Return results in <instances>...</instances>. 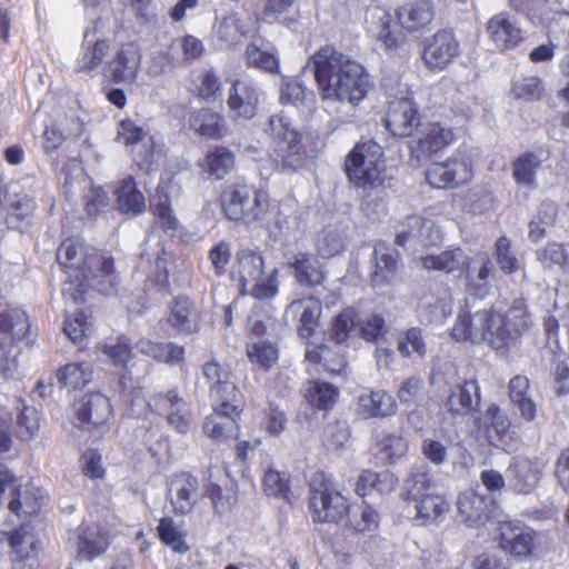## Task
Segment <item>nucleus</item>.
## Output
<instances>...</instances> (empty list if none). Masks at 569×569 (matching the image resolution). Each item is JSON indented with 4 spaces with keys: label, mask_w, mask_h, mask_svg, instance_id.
<instances>
[{
    "label": "nucleus",
    "mask_w": 569,
    "mask_h": 569,
    "mask_svg": "<svg viewBox=\"0 0 569 569\" xmlns=\"http://www.w3.org/2000/svg\"><path fill=\"white\" fill-rule=\"evenodd\" d=\"M309 63L312 66L315 80L323 100L356 107L373 88L367 68L333 46L319 48L310 57Z\"/></svg>",
    "instance_id": "1"
},
{
    "label": "nucleus",
    "mask_w": 569,
    "mask_h": 569,
    "mask_svg": "<svg viewBox=\"0 0 569 569\" xmlns=\"http://www.w3.org/2000/svg\"><path fill=\"white\" fill-rule=\"evenodd\" d=\"M530 327V313L523 298L515 299L506 312L482 309L473 316L459 313L451 337L456 341L487 342L495 351L505 352L515 346Z\"/></svg>",
    "instance_id": "2"
},
{
    "label": "nucleus",
    "mask_w": 569,
    "mask_h": 569,
    "mask_svg": "<svg viewBox=\"0 0 569 569\" xmlns=\"http://www.w3.org/2000/svg\"><path fill=\"white\" fill-rule=\"evenodd\" d=\"M56 260L62 272L68 276L67 287L62 293L77 305L84 301L90 281L109 278L111 284H114V259L89 247L79 238L63 239L57 248Z\"/></svg>",
    "instance_id": "3"
},
{
    "label": "nucleus",
    "mask_w": 569,
    "mask_h": 569,
    "mask_svg": "<svg viewBox=\"0 0 569 569\" xmlns=\"http://www.w3.org/2000/svg\"><path fill=\"white\" fill-rule=\"evenodd\" d=\"M221 214L238 226H267L278 213L268 190L246 181L222 186L217 198Z\"/></svg>",
    "instance_id": "4"
},
{
    "label": "nucleus",
    "mask_w": 569,
    "mask_h": 569,
    "mask_svg": "<svg viewBox=\"0 0 569 569\" xmlns=\"http://www.w3.org/2000/svg\"><path fill=\"white\" fill-rule=\"evenodd\" d=\"M267 134L270 139L269 158L276 170L295 173L307 164L309 154L305 134L284 112L269 118Z\"/></svg>",
    "instance_id": "5"
},
{
    "label": "nucleus",
    "mask_w": 569,
    "mask_h": 569,
    "mask_svg": "<svg viewBox=\"0 0 569 569\" xmlns=\"http://www.w3.org/2000/svg\"><path fill=\"white\" fill-rule=\"evenodd\" d=\"M342 171L351 187L363 191L385 188L389 180L383 148L372 139L360 140L350 149Z\"/></svg>",
    "instance_id": "6"
},
{
    "label": "nucleus",
    "mask_w": 569,
    "mask_h": 569,
    "mask_svg": "<svg viewBox=\"0 0 569 569\" xmlns=\"http://www.w3.org/2000/svg\"><path fill=\"white\" fill-rule=\"evenodd\" d=\"M401 30L392 21V16L382 11L378 18L377 38L387 50H395L405 40L402 30L415 32L427 27L435 18L436 10L431 0H410L396 10Z\"/></svg>",
    "instance_id": "7"
},
{
    "label": "nucleus",
    "mask_w": 569,
    "mask_h": 569,
    "mask_svg": "<svg viewBox=\"0 0 569 569\" xmlns=\"http://www.w3.org/2000/svg\"><path fill=\"white\" fill-rule=\"evenodd\" d=\"M309 506L315 522L338 523L347 513L348 500L323 472L312 475Z\"/></svg>",
    "instance_id": "8"
},
{
    "label": "nucleus",
    "mask_w": 569,
    "mask_h": 569,
    "mask_svg": "<svg viewBox=\"0 0 569 569\" xmlns=\"http://www.w3.org/2000/svg\"><path fill=\"white\" fill-rule=\"evenodd\" d=\"M457 141L455 128L445 126L440 121H429L422 124L418 133L408 141L410 160L418 163L445 152Z\"/></svg>",
    "instance_id": "9"
},
{
    "label": "nucleus",
    "mask_w": 569,
    "mask_h": 569,
    "mask_svg": "<svg viewBox=\"0 0 569 569\" xmlns=\"http://www.w3.org/2000/svg\"><path fill=\"white\" fill-rule=\"evenodd\" d=\"M383 124L392 137L411 140L422 127L419 104L408 97L391 100L387 107Z\"/></svg>",
    "instance_id": "10"
},
{
    "label": "nucleus",
    "mask_w": 569,
    "mask_h": 569,
    "mask_svg": "<svg viewBox=\"0 0 569 569\" xmlns=\"http://www.w3.org/2000/svg\"><path fill=\"white\" fill-rule=\"evenodd\" d=\"M460 43L452 30L441 29L423 41L421 60L426 69L439 73L460 56Z\"/></svg>",
    "instance_id": "11"
},
{
    "label": "nucleus",
    "mask_w": 569,
    "mask_h": 569,
    "mask_svg": "<svg viewBox=\"0 0 569 569\" xmlns=\"http://www.w3.org/2000/svg\"><path fill=\"white\" fill-rule=\"evenodd\" d=\"M472 178L473 167L470 160L456 156L432 162L426 169V180L436 189H455L470 182Z\"/></svg>",
    "instance_id": "12"
},
{
    "label": "nucleus",
    "mask_w": 569,
    "mask_h": 569,
    "mask_svg": "<svg viewBox=\"0 0 569 569\" xmlns=\"http://www.w3.org/2000/svg\"><path fill=\"white\" fill-rule=\"evenodd\" d=\"M116 141L126 148L141 144V150L133 154V161L140 169L150 170L154 162L156 143L143 126L129 117L121 119L117 124Z\"/></svg>",
    "instance_id": "13"
},
{
    "label": "nucleus",
    "mask_w": 569,
    "mask_h": 569,
    "mask_svg": "<svg viewBox=\"0 0 569 569\" xmlns=\"http://www.w3.org/2000/svg\"><path fill=\"white\" fill-rule=\"evenodd\" d=\"M167 498L176 516L189 515L202 498L199 480L188 472L170 476L167 481Z\"/></svg>",
    "instance_id": "14"
},
{
    "label": "nucleus",
    "mask_w": 569,
    "mask_h": 569,
    "mask_svg": "<svg viewBox=\"0 0 569 569\" xmlns=\"http://www.w3.org/2000/svg\"><path fill=\"white\" fill-rule=\"evenodd\" d=\"M142 62V49L137 41L121 43L106 66V72L113 83L136 81Z\"/></svg>",
    "instance_id": "15"
},
{
    "label": "nucleus",
    "mask_w": 569,
    "mask_h": 569,
    "mask_svg": "<svg viewBox=\"0 0 569 569\" xmlns=\"http://www.w3.org/2000/svg\"><path fill=\"white\" fill-rule=\"evenodd\" d=\"M167 325L179 335H194L201 329L202 312L187 295H178L168 303Z\"/></svg>",
    "instance_id": "16"
},
{
    "label": "nucleus",
    "mask_w": 569,
    "mask_h": 569,
    "mask_svg": "<svg viewBox=\"0 0 569 569\" xmlns=\"http://www.w3.org/2000/svg\"><path fill=\"white\" fill-rule=\"evenodd\" d=\"M182 120L189 130L209 140H222L230 131L226 117L210 107L192 109Z\"/></svg>",
    "instance_id": "17"
},
{
    "label": "nucleus",
    "mask_w": 569,
    "mask_h": 569,
    "mask_svg": "<svg viewBox=\"0 0 569 569\" xmlns=\"http://www.w3.org/2000/svg\"><path fill=\"white\" fill-rule=\"evenodd\" d=\"M264 272V259L258 250L241 248L237 250L229 267V279L236 282L241 295L248 293V286L261 279Z\"/></svg>",
    "instance_id": "18"
},
{
    "label": "nucleus",
    "mask_w": 569,
    "mask_h": 569,
    "mask_svg": "<svg viewBox=\"0 0 569 569\" xmlns=\"http://www.w3.org/2000/svg\"><path fill=\"white\" fill-rule=\"evenodd\" d=\"M69 543L76 549L78 560L90 561L107 550L109 537L100 525L82 523L70 533Z\"/></svg>",
    "instance_id": "19"
},
{
    "label": "nucleus",
    "mask_w": 569,
    "mask_h": 569,
    "mask_svg": "<svg viewBox=\"0 0 569 569\" xmlns=\"http://www.w3.org/2000/svg\"><path fill=\"white\" fill-rule=\"evenodd\" d=\"M486 33L499 52H508L525 41V32L507 12L493 14L485 27Z\"/></svg>",
    "instance_id": "20"
},
{
    "label": "nucleus",
    "mask_w": 569,
    "mask_h": 569,
    "mask_svg": "<svg viewBox=\"0 0 569 569\" xmlns=\"http://www.w3.org/2000/svg\"><path fill=\"white\" fill-rule=\"evenodd\" d=\"M31 322L28 312L20 307H9L0 312V347L12 348L28 345L31 339Z\"/></svg>",
    "instance_id": "21"
},
{
    "label": "nucleus",
    "mask_w": 569,
    "mask_h": 569,
    "mask_svg": "<svg viewBox=\"0 0 569 569\" xmlns=\"http://www.w3.org/2000/svg\"><path fill=\"white\" fill-rule=\"evenodd\" d=\"M259 87L246 79L232 82L227 99V106L234 120H251L256 117L260 103Z\"/></svg>",
    "instance_id": "22"
},
{
    "label": "nucleus",
    "mask_w": 569,
    "mask_h": 569,
    "mask_svg": "<svg viewBox=\"0 0 569 569\" xmlns=\"http://www.w3.org/2000/svg\"><path fill=\"white\" fill-rule=\"evenodd\" d=\"M510 487L517 493L527 495L539 483L543 475V465L538 458L512 457L506 470Z\"/></svg>",
    "instance_id": "23"
},
{
    "label": "nucleus",
    "mask_w": 569,
    "mask_h": 569,
    "mask_svg": "<svg viewBox=\"0 0 569 569\" xmlns=\"http://www.w3.org/2000/svg\"><path fill=\"white\" fill-rule=\"evenodd\" d=\"M499 546L513 557L527 558L535 549L536 532L518 521H501L498 525Z\"/></svg>",
    "instance_id": "24"
},
{
    "label": "nucleus",
    "mask_w": 569,
    "mask_h": 569,
    "mask_svg": "<svg viewBox=\"0 0 569 569\" xmlns=\"http://www.w3.org/2000/svg\"><path fill=\"white\" fill-rule=\"evenodd\" d=\"M466 279L467 289L475 296L485 297L490 289V278L495 267L487 252H478L466 257L460 268Z\"/></svg>",
    "instance_id": "25"
},
{
    "label": "nucleus",
    "mask_w": 569,
    "mask_h": 569,
    "mask_svg": "<svg viewBox=\"0 0 569 569\" xmlns=\"http://www.w3.org/2000/svg\"><path fill=\"white\" fill-rule=\"evenodd\" d=\"M78 420L88 430L103 427L112 417V407L107 396L100 392L86 393L74 405Z\"/></svg>",
    "instance_id": "26"
},
{
    "label": "nucleus",
    "mask_w": 569,
    "mask_h": 569,
    "mask_svg": "<svg viewBox=\"0 0 569 569\" xmlns=\"http://www.w3.org/2000/svg\"><path fill=\"white\" fill-rule=\"evenodd\" d=\"M493 501L475 489L461 492L457 500L458 517L469 527L483 526L489 519Z\"/></svg>",
    "instance_id": "27"
},
{
    "label": "nucleus",
    "mask_w": 569,
    "mask_h": 569,
    "mask_svg": "<svg viewBox=\"0 0 569 569\" xmlns=\"http://www.w3.org/2000/svg\"><path fill=\"white\" fill-rule=\"evenodd\" d=\"M375 267L370 283L375 289L393 286L398 280L400 254L386 243H377L373 250Z\"/></svg>",
    "instance_id": "28"
},
{
    "label": "nucleus",
    "mask_w": 569,
    "mask_h": 569,
    "mask_svg": "<svg viewBox=\"0 0 569 569\" xmlns=\"http://www.w3.org/2000/svg\"><path fill=\"white\" fill-rule=\"evenodd\" d=\"M486 437L491 446L505 451L509 450L515 440L516 432L511 422L496 403H491L485 412Z\"/></svg>",
    "instance_id": "29"
},
{
    "label": "nucleus",
    "mask_w": 569,
    "mask_h": 569,
    "mask_svg": "<svg viewBox=\"0 0 569 569\" xmlns=\"http://www.w3.org/2000/svg\"><path fill=\"white\" fill-rule=\"evenodd\" d=\"M156 412L166 413L168 423L180 433H186L192 425L189 406L174 391L159 393V398L156 399Z\"/></svg>",
    "instance_id": "30"
},
{
    "label": "nucleus",
    "mask_w": 569,
    "mask_h": 569,
    "mask_svg": "<svg viewBox=\"0 0 569 569\" xmlns=\"http://www.w3.org/2000/svg\"><path fill=\"white\" fill-rule=\"evenodd\" d=\"M149 208L154 223L162 232L169 236H174L178 232L180 222L173 213L171 197L167 186L161 183L157 186L154 193L150 198Z\"/></svg>",
    "instance_id": "31"
},
{
    "label": "nucleus",
    "mask_w": 569,
    "mask_h": 569,
    "mask_svg": "<svg viewBox=\"0 0 569 569\" xmlns=\"http://www.w3.org/2000/svg\"><path fill=\"white\" fill-rule=\"evenodd\" d=\"M246 338L247 356H278L280 337L269 331L263 321H254L248 329Z\"/></svg>",
    "instance_id": "32"
},
{
    "label": "nucleus",
    "mask_w": 569,
    "mask_h": 569,
    "mask_svg": "<svg viewBox=\"0 0 569 569\" xmlns=\"http://www.w3.org/2000/svg\"><path fill=\"white\" fill-rule=\"evenodd\" d=\"M296 281L308 288L322 286L326 281V272L318 260L309 252H298L288 263Z\"/></svg>",
    "instance_id": "33"
},
{
    "label": "nucleus",
    "mask_w": 569,
    "mask_h": 569,
    "mask_svg": "<svg viewBox=\"0 0 569 569\" xmlns=\"http://www.w3.org/2000/svg\"><path fill=\"white\" fill-rule=\"evenodd\" d=\"M542 167V160L538 153L531 150L519 153L511 162L512 179L518 187L536 189L538 186V172Z\"/></svg>",
    "instance_id": "34"
},
{
    "label": "nucleus",
    "mask_w": 569,
    "mask_h": 569,
    "mask_svg": "<svg viewBox=\"0 0 569 569\" xmlns=\"http://www.w3.org/2000/svg\"><path fill=\"white\" fill-rule=\"evenodd\" d=\"M480 403L479 386L475 379L465 381L448 396L446 407L455 416L471 413Z\"/></svg>",
    "instance_id": "35"
},
{
    "label": "nucleus",
    "mask_w": 569,
    "mask_h": 569,
    "mask_svg": "<svg viewBox=\"0 0 569 569\" xmlns=\"http://www.w3.org/2000/svg\"><path fill=\"white\" fill-rule=\"evenodd\" d=\"M46 500L47 496L42 489L27 485L23 489L13 488L9 509L17 516H32L41 510Z\"/></svg>",
    "instance_id": "36"
},
{
    "label": "nucleus",
    "mask_w": 569,
    "mask_h": 569,
    "mask_svg": "<svg viewBox=\"0 0 569 569\" xmlns=\"http://www.w3.org/2000/svg\"><path fill=\"white\" fill-rule=\"evenodd\" d=\"M210 397L214 412L239 417L243 409V397L233 382L212 386Z\"/></svg>",
    "instance_id": "37"
},
{
    "label": "nucleus",
    "mask_w": 569,
    "mask_h": 569,
    "mask_svg": "<svg viewBox=\"0 0 569 569\" xmlns=\"http://www.w3.org/2000/svg\"><path fill=\"white\" fill-rule=\"evenodd\" d=\"M411 503L416 510L413 519L419 525L437 522L450 510L449 502L437 492L422 496Z\"/></svg>",
    "instance_id": "38"
},
{
    "label": "nucleus",
    "mask_w": 569,
    "mask_h": 569,
    "mask_svg": "<svg viewBox=\"0 0 569 569\" xmlns=\"http://www.w3.org/2000/svg\"><path fill=\"white\" fill-rule=\"evenodd\" d=\"M190 92L200 101L214 102L222 93V81L213 68L200 70L191 80Z\"/></svg>",
    "instance_id": "39"
},
{
    "label": "nucleus",
    "mask_w": 569,
    "mask_h": 569,
    "mask_svg": "<svg viewBox=\"0 0 569 569\" xmlns=\"http://www.w3.org/2000/svg\"><path fill=\"white\" fill-rule=\"evenodd\" d=\"M291 307H303L299 319L298 335L309 343L320 325L322 302L320 299L310 296L306 299L295 300Z\"/></svg>",
    "instance_id": "40"
},
{
    "label": "nucleus",
    "mask_w": 569,
    "mask_h": 569,
    "mask_svg": "<svg viewBox=\"0 0 569 569\" xmlns=\"http://www.w3.org/2000/svg\"><path fill=\"white\" fill-rule=\"evenodd\" d=\"M234 164V153L224 146H216L207 151L200 166L210 177L220 180L233 170Z\"/></svg>",
    "instance_id": "41"
},
{
    "label": "nucleus",
    "mask_w": 569,
    "mask_h": 569,
    "mask_svg": "<svg viewBox=\"0 0 569 569\" xmlns=\"http://www.w3.org/2000/svg\"><path fill=\"white\" fill-rule=\"evenodd\" d=\"M398 479L389 471L375 472L365 470L356 483V492L365 497L372 492L390 493L397 487Z\"/></svg>",
    "instance_id": "42"
},
{
    "label": "nucleus",
    "mask_w": 569,
    "mask_h": 569,
    "mask_svg": "<svg viewBox=\"0 0 569 569\" xmlns=\"http://www.w3.org/2000/svg\"><path fill=\"white\" fill-rule=\"evenodd\" d=\"M114 193L119 209L122 212L140 214L144 211V196L138 189L136 180L132 176H128L119 181V186Z\"/></svg>",
    "instance_id": "43"
},
{
    "label": "nucleus",
    "mask_w": 569,
    "mask_h": 569,
    "mask_svg": "<svg viewBox=\"0 0 569 569\" xmlns=\"http://www.w3.org/2000/svg\"><path fill=\"white\" fill-rule=\"evenodd\" d=\"M529 387V379L525 376H516L509 382L510 401L526 421H532L537 412L535 401L528 396Z\"/></svg>",
    "instance_id": "44"
},
{
    "label": "nucleus",
    "mask_w": 569,
    "mask_h": 569,
    "mask_svg": "<svg viewBox=\"0 0 569 569\" xmlns=\"http://www.w3.org/2000/svg\"><path fill=\"white\" fill-rule=\"evenodd\" d=\"M405 499L410 503L428 493L436 492V482L426 466L413 467L403 485Z\"/></svg>",
    "instance_id": "45"
},
{
    "label": "nucleus",
    "mask_w": 569,
    "mask_h": 569,
    "mask_svg": "<svg viewBox=\"0 0 569 569\" xmlns=\"http://www.w3.org/2000/svg\"><path fill=\"white\" fill-rule=\"evenodd\" d=\"M8 541L16 561L31 559L39 550V539L29 530L28 526L8 532Z\"/></svg>",
    "instance_id": "46"
},
{
    "label": "nucleus",
    "mask_w": 569,
    "mask_h": 569,
    "mask_svg": "<svg viewBox=\"0 0 569 569\" xmlns=\"http://www.w3.org/2000/svg\"><path fill=\"white\" fill-rule=\"evenodd\" d=\"M347 528L356 533L375 531L378 528V512L367 503L348 506Z\"/></svg>",
    "instance_id": "47"
},
{
    "label": "nucleus",
    "mask_w": 569,
    "mask_h": 569,
    "mask_svg": "<svg viewBox=\"0 0 569 569\" xmlns=\"http://www.w3.org/2000/svg\"><path fill=\"white\" fill-rule=\"evenodd\" d=\"M92 366L89 361H76L66 365L56 372V379L62 387L78 389L87 386L92 378Z\"/></svg>",
    "instance_id": "48"
},
{
    "label": "nucleus",
    "mask_w": 569,
    "mask_h": 569,
    "mask_svg": "<svg viewBox=\"0 0 569 569\" xmlns=\"http://www.w3.org/2000/svg\"><path fill=\"white\" fill-rule=\"evenodd\" d=\"M6 222H23L33 217L37 203L32 196L27 192H18L8 196L4 206Z\"/></svg>",
    "instance_id": "49"
},
{
    "label": "nucleus",
    "mask_w": 569,
    "mask_h": 569,
    "mask_svg": "<svg viewBox=\"0 0 569 569\" xmlns=\"http://www.w3.org/2000/svg\"><path fill=\"white\" fill-rule=\"evenodd\" d=\"M362 413L367 417H387L396 412L393 397L383 390L372 391L359 397Z\"/></svg>",
    "instance_id": "50"
},
{
    "label": "nucleus",
    "mask_w": 569,
    "mask_h": 569,
    "mask_svg": "<svg viewBox=\"0 0 569 569\" xmlns=\"http://www.w3.org/2000/svg\"><path fill=\"white\" fill-rule=\"evenodd\" d=\"M339 397V389L326 381L310 380L306 385V399L315 408L329 410Z\"/></svg>",
    "instance_id": "51"
},
{
    "label": "nucleus",
    "mask_w": 569,
    "mask_h": 569,
    "mask_svg": "<svg viewBox=\"0 0 569 569\" xmlns=\"http://www.w3.org/2000/svg\"><path fill=\"white\" fill-rule=\"evenodd\" d=\"M237 416L222 415V412H212L203 423L204 433L214 439L223 440L238 435Z\"/></svg>",
    "instance_id": "52"
},
{
    "label": "nucleus",
    "mask_w": 569,
    "mask_h": 569,
    "mask_svg": "<svg viewBox=\"0 0 569 569\" xmlns=\"http://www.w3.org/2000/svg\"><path fill=\"white\" fill-rule=\"evenodd\" d=\"M107 39H97L93 42H83L82 54L77 61L76 72L89 73L98 69L109 51Z\"/></svg>",
    "instance_id": "53"
},
{
    "label": "nucleus",
    "mask_w": 569,
    "mask_h": 569,
    "mask_svg": "<svg viewBox=\"0 0 569 569\" xmlns=\"http://www.w3.org/2000/svg\"><path fill=\"white\" fill-rule=\"evenodd\" d=\"M357 317V311L351 307L341 310L331 321L329 339L336 345L347 342L350 331L356 325Z\"/></svg>",
    "instance_id": "54"
},
{
    "label": "nucleus",
    "mask_w": 569,
    "mask_h": 569,
    "mask_svg": "<svg viewBox=\"0 0 569 569\" xmlns=\"http://www.w3.org/2000/svg\"><path fill=\"white\" fill-rule=\"evenodd\" d=\"M158 536L162 543L169 546L174 552L186 553L189 546L184 541V535L179 530L172 518L160 519Z\"/></svg>",
    "instance_id": "55"
},
{
    "label": "nucleus",
    "mask_w": 569,
    "mask_h": 569,
    "mask_svg": "<svg viewBox=\"0 0 569 569\" xmlns=\"http://www.w3.org/2000/svg\"><path fill=\"white\" fill-rule=\"evenodd\" d=\"M462 256V250L456 248L452 250H445L439 254H427L421 257L423 268L428 270L443 271L450 273L459 266V260Z\"/></svg>",
    "instance_id": "56"
},
{
    "label": "nucleus",
    "mask_w": 569,
    "mask_h": 569,
    "mask_svg": "<svg viewBox=\"0 0 569 569\" xmlns=\"http://www.w3.org/2000/svg\"><path fill=\"white\" fill-rule=\"evenodd\" d=\"M123 398L130 415L139 418L146 416L150 410L156 411V399L159 398V393L147 399L142 387L127 389L124 386Z\"/></svg>",
    "instance_id": "57"
},
{
    "label": "nucleus",
    "mask_w": 569,
    "mask_h": 569,
    "mask_svg": "<svg viewBox=\"0 0 569 569\" xmlns=\"http://www.w3.org/2000/svg\"><path fill=\"white\" fill-rule=\"evenodd\" d=\"M397 348L402 356H410L411 353L423 356L426 353V341L422 330L412 327L400 332L397 338Z\"/></svg>",
    "instance_id": "58"
},
{
    "label": "nucleus",
    "mask_w": 569,
    "mask_h": 569,
    "mask_svg": "<svg viewBox=\"0 0 569 569\" xmlns=\"http://www.w3.org/2000/svg\"><path fill=\"white\" fill-rule=\"evenodd\" d=\"M495 258L500 270L506 274H512L520 269V262L512 251L511 241L501 236L495 243Z\"/></svg>",
    "instance_id": "59"
},
{
    "label": "nucleus",
    "mask_w": 569,
    "mask_h": 569,
    "mask_svg": "<svg viewBox=\"0 0 569 569\" xmlns=\"http://www.w3.org/2000/svg\"><path fill=\"white\" fill-rule=\"evenodd\" d=\"M244 57L249 67H254L270 73H276L279 70L278 58L273 53L264 51L253 43L246 48Z\"/></svg>",
    "instance_id": "60"
},
{
    "label": "nucleus",
    "mask_w": 569,
    "mask_h": 569,
    "mask_svg": "<svg viewBox=\"0 0 569 569\" xmlns=\"http://www.w3.org/2000/svg\"><path fill=\"white\" fill-rule=\"evenodd\" d=\"M40 430V413L29 406H23L17 417V433L22 440L32 439Z\"/></svg>",
    "instance_id": "61"
},
{
    "label": "nucleus",
    "mask_w": 569,
    "mask_h": 569,
    "mask_svg": "<svg viewBox=\"0 0 569 569\" xmlns=\"http://www.w3.org/2000/svg\"><path fill=\"white\" fill-rule=\"evenodd\" d=\"M232 251L231 244L226 240H220L213 244L208 251V259L212 266L213 273L220 278L229 276V264L231 262Z\"/></svg>",
    "instance_id": "62"
},
{
    "label": "nucleus",
    "mask_w": 569,
    "mask_h": 569,
    "mask_svg": "<svg viewBox=\"0 0 569 569\" xmlns=\"http://www.w3.org/2000/svg\"><path fill=\"white\" fill-rule=\"evenodd\" d=\"M110 208V199L102 187H91L83 196V209L90 219L106 213Z\"/></svg>",
    "instance_id": "63"
},
{
    "label": "nucleus",
    "mask_w": 569,
    "mask_h": 569,
    "mask_svg": "<svg viewBox=\"0 0 569 569\" xmlns=\"http://www.w3.org/2000/svg\"><path fill=\"white\" fill-rule=\"evenodd\" d=\"M146 287L158 292L170 291V271L168 260L163 257H157L153 268L146 279Z\"/></svg>",
    "instance_id": "64"
}]
</instances>
